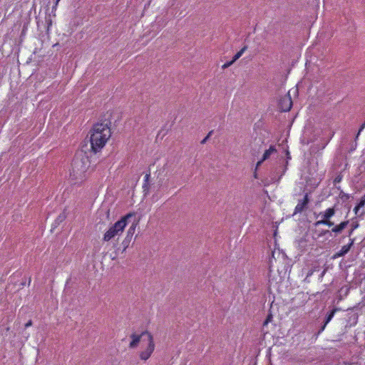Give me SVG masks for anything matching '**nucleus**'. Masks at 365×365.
Returning a JSON list of instances; mask_svg holds the SVG:
<instances>
[{
    "instance_id": "21",
    "label": "nucleus",
    "mask_w": 365,
    "mask_h": 365,
    "mask_svg": "<svg viewBox=\"0 0 365 365\" xmlns=\"http://www.w3.org/2000/svg\"><path fill=\"white\" fill-rule=\"evenodd\" d=\"M364 128H365V121L361 124V127H360V128H359V132H358V133H357V136H356V137H358V136H359V135L360 134V133H361V132Z\"/></svg>"
},
{
    "instance_id": "6",
    "label": "nucleus",
    "mask_w": 365,
    "mask_h": 365,
    "mask_svg": "<svg viewBox=\"0 0 365 365\" xmlns=\"http://www.w3.org/2000/svg\"><path fill=\"white\" fill-rule=\"evenodd\" d=\"M279 104H280V108L282 111H284V112L289 111L291 109L292 106V101L290 96L288 95V96H285L284 97H283L280 100Z\"/></svg>"
},
{
    "instance_id": "9",
    "label": "nucleus",
    "mask_w": 365,
    "mask_h": 365,
    "mask_svg": "<svg viewBox=\"0 0 365 365\" xmlns=\"http://www.w3.org/2000/svg\"><path fill=\"white\" fill-rule=\"evenodd\" d=\"M350 289H351V287L349 285H345V286L341 287L338 292V297H337L338 301H341L345 297H346L348 296V294H349Z\"/></svg>"
},
{
    "instance_id": "15",
    "label": "nucleus",
    "mask_w": 365,
    "mask_h": 365,
    "mask_svg": "<svg viewBox=\"0 0 365 365\" xmlns=\"http://www.w3.org/2000/svg\"><path fill=\"white\" fill-rule=\"evenodd\" d=\"M131 238L125 237L123 241L122 242V245L123 246V251L128 247L129 243L130 242Z\"/></svg>"
},
{
    "instance_id": "12",
    "label": "nucleus",
    "mask_w": 365,
    "mask_h": 365,
    "mask_svg": "<svg viewBox=\"0 0 365 365\" xmlns=\"http://www.w3.org/2000/svg\"><path fill=\"white\" fill-rule=\"evenodd\" d=\"M314 226L315 227H318L320 225H327L328 227H332L334 226V222L331 220H325L324 218H322V220H318L316 222H314Z\"/></svg>"
},
{
    "instance_id": "20",
    "label": "nucleus",
    "mask_w": 365,
    "mask_h": 365,
    "mask_svg": "<svg viewBox=\"0 0 365 365\" xmlns=\"http://www.w3.org/2000/svg\"><path fill=\"white\" fill-rule=\"evenodd\" d=\"M150 178V174H146L145 176V185H143V188H145V186H147V183L148 182Z\"/></svg>"
},
{
    "instance_id": "4",
    "label": "nucleus",
    "mask_w": 365,
    "mask_h": 365,
    "mask_svg": "<svg viewBox=\"0 0 365 365\" xmlns=\"http://www.w3.org/2000/svg\"><path fill=\"white\" fill-rule=\"evenodd\" d=\"M309 202V198L308 193H306L302 200H298V203L294 208V211L293 215H297L298 213L302 212L304 210H306L308 207V204Z\"/></svg>"
},
{
    "instance_id": "24",
    "label": "nucleus",
    "mask_w": 365,
    "mask_h": 365,
    "mask_svg": "<svg viewBox=\"0 0 365 365\" xmlns=\"http://www.w3.org/2000/svg\"><path fill=\"white\" fill-rule=\"evenodd\" d=\"M32 325V321L31 320H29L26 324H25V327L27 328L30 326Z\"/></svg>"
},
{
    "instance_id": "3",
    "label": "nucleus",
    "mask_w": 365,
    "mask_h": 365,
    "mask_svg": "<svg viewBox=\"0 0 365 365\" xmlns=\"http://www.w3.org/2000/svg\"><path fill=\"white\" fill-rule=\"evenodd\" d=\"M134 216V213H128L114 223L103 235V240L108 242L117 236H120L128 225V220Z\"/></svg>"
},
{
    "instance_id": "19",
    "label": "nucleus",
    "mask_w": 365,
    "mask_h": 365,
    "mask_svg": "<svg viewBox=\"0 0 365 365\" xmlns=\"http://www.w3.org/2000/svg\"><path fill=\"white\" fill-rule=\"evenodd\" d=\"M234 61H228V62H226L225 64L222 65V69H225L228 67H230L231 65H232V63H234Z\"/></svg>"
},
{
    "instance_id": "10",
    "label": "nucleus",
    "mask_w": 365,
    "mask_h": 365,
    "mask_svg": "<svg viewBox=\"0 0 365 365\" xmlns=\"http://www.w3.org/2000/svg\"><path fill=\"white\" fill-rule=\"evenodd\" d=\"M335 212L336 210L334 207H329L325 211L321 212L319 215L322 216V218H324L327 220H330V218L335 215Z\"/></svg>"
},
{
    "instance_id": "34",
    "label": "nucleus",
    "mask_w": 365,
    "mask_h": 365,
    "mask_svg": "<svg viewBox=\"0 0 365 365\" xmlns=\"http://www.w3.org/2000/svg\"><path fill=\"white\" fill-rule=\"evenodd\" d=\"M329 232V230H326L323 232V235H325L326 233Z\"/></svg>"
},
{
    "instance_id": "25",
    "label": "nucleus",
    "mask_w": 365,
    "mask_h": 365,
    "mask_svg": "<svg viewBox=\"0 0 365 365\" xmlns=\"http://www.w3.org/2000/svg\"><path fill=\"white\" fill-rule=\"evenodd\" d=\"M208 139H209V138L207 136H206L205 138H203V140H202L201 144H205L207 141Z\"/></svg>"
},
{
    "instance_id": "1",
    "label": "nucleus",
    "mask_w": 365,
    "mask_h": 365,
    "mask_svg": "<svg viewBox=\"0 0 365 365\" xmlns=\"http://www.w3.org/2000/svg\"><path fill=\"white\" fill-rule=\"evenodd\" d=\"M111 122L105 119L96 123L91 130L90 143L91 150L96 153L101 150L111 136Z\"/></svg>"
},
{
    "instance_id": "30",
    "label": "nucleus",
    "mask_w": 365,
    "mask_h": 365,
    "mask_svg": "<svg viewBox=\"0 0 365 365\" xmlns=\"http://www.w3.org/2000/svg\"><path fill=\"white\" fill-rule=\"evenodd\" d=\"M213 133V130H211L208 133V134L207 135V136L210 138V137L211 136V135Z\"/></svg>"
},
{
    "instance_id": "7",
    "label": "nucleus",
    "mask_w": 365,
    "mask_h": 365,
    "mask_svg": "<svg viewBox=\"0 0 365 365\" xmlns=\"http://www.w3.org/2000/svg\"><path fill=\"white\" fill-rule=\"evenodd\" d=\"M340 309L339 308H334L327 316H326V318H325V321H324V324L322 326V327L320 328V329L319 330L317 334H320L325 329L327 324L332 319V318L334 317L335 313L338 311H339Z\"/></svg>"
},
{
    "instance_id": "16",
    "label": "nucleus",
    "mask_w": 365,
    "mask_h": 365,
    "mask_svg": "<svg viewBox=\"0 0 365 365\" xmlns=\"http://www.w3.org/2000/svg\"><path fill=\"white\" fill-rule=\"evenodd\" d=\"M272 319H273L272 314L271 313L269 314L267 316V318H266L265 321L264 322L263 325L264 326L267 325L270 322H272Z\"/></svg>"
},
{
    "instance_id": "11",
    "label": "nucleus",
    "mask_w": 365,
    "mask_h": 365,
    "mask_svg": "<svg viewBox=\"0 0 365 365\" xmlns=\"http://www.w3.org/2000/svg\"><path fill=\"white\" fill-rule=\"evenodd\" d=\"M349 225V221L341 222L340 224L333 227L331 229V232L335 233L336 235H339L341 233V232L347 227Z\"/></svg>"
},
{
    "instance_id": "18",
    "label": "nucleus",
    "mask_w": 365,
    "mask_h": 365,
    "mask_svg": "<svg viewBox=\"0 0 365 365\" xmlns=\"http://www.w3.org/2000/svg\"><path fill=\"white\" fill-rule=\"evenodd\" d=\"M98 213L99 215H106L107 217H108L110 215L109 210L104 211L103 210H98Z\"/></svg>"
},
{
    "instance_id": "33",
    "label": "nucleus",
    "mask_w": 365,
    "mask_h": 365,
    "mask_svg": "<svg viewBox=\"0 0 365 365\" xmlns=\"http://www.w3.org/2000/svg\"><path fill=\"white\" fill-rule=\"evenodd\" d=\"M340 180H341L340 178H336L334 181L335 182H340Z\"/></svg>"
},
{
    "instance_id": "14",
    "label": "nucleus",
    "mask_w": 365,
    "mask_h": 365,
    "mask_svg": "<svg viewBox=\"0 0 365 365\" xmlns=\"http://www.w3.org/2000/svg\"><path fill=\"white\" fill-rule=\"evenodd\" d=\"M135 227H136V225L133 224L128 230L126 237H128L129 238H132V237L135 231Z\"/></svg>"
},
{
    "instance_id": "22",
    "label": "nucleus",
    "mask_w": 365,
    "mask_h": 365,
    "mask_svg": "<svg viewBox=\"0 0 365 365\" xmlns=\"http://www.w3.org/2000/svg\"><path fill=\"white\" fill-rule=\"evenodd\" d=\"M365 205V199H361V201L359 202V204L357 205V206L359 207H362L364 205Z\"/></svg>"
},
{
    "instance_id": "17",
    "label": "nucleus",
    "mask_w": 365,
    "mask_h": 365,
    "mask_svg": "<svg viewBox=\"0 0 365 365\" xmlns=\"http://www.w3.org/2000/svg\"><path fill=\"white\" fill-rule=\"evenodd\" d=\"M65 219H66V215H65L64 213H62V214L58 215V217H57L56 222L59 223V222H63Z\"/></svg>"
},
{
    "instance_id": "29",
    "label": "nucleus",
    "mask_w": 365,
    "mask_h": 365,
    "mask_svg": "<svg viewBox=\"0 0 365 365\" xmlns=\"http://www.w3.org/2000/svg\"><path fill=\"white\" fill-rule=\"evenodd\" d=\"M358 226H359V225H358L357 223H356V224H353V225H352V228H353L354 230H355V229H356V228L358 227Z\"/></svg>"
},
{
    "instance_id": "2",
    "label": "nucleus",
    "mask_w": 365,
    "mask_h": 365,
    "mask_svg": "<svg viewBox=\"0 0 365 365\" xmlns=\"http://www.w3.org/2000/svg\"><path fill=\"white\" fill-rule=\"evenodd\" d=\"M147 337L148 340V345L147 347L145 349V350L140 351L139 353V357L143 361H147L152 355L155 350V343L154 339L152 334L148 331H143L140 334H132L130 335L131 341L129 344V348L130 349H135L136 348L140 341V339L144 337Z\"/></svg>"
},
{
    "instance_id": "27",
    "label": "nucleus",
    "mask_w": 365,
    "mask_h": 365,
    "mask_svg": "<svg viewBox=\"0 0 365 365\" xmlns=\"http://www.w3.org/2000/svg\"><path fill=\"white\" fill-rule=\"evenodd\" d=\"M314 272V269H311V270L308 272V274H307V277H310V276H312V275L313 274Z\"/></svg>"
},
{
    "instance_id": "31",
    "label": "nucleus",
    "mask_w": 365,
    "mask_h": 365,
    "mask_svg": "<svg viewBox=\"0 0 365 365\" xmlns=\"http://www.w3.org/2000/svg\"><path fill=\"white\" fill-rule=\"evenodd\" d=\"M287 158H288V159H290V158H291V157H290V154H289V152L288 150L287 151Z\"/></svg>"
},
{
    "instance_id": "26",
    "label": "nucleus",
    "mask_w": 365,
    "mask_h": 365,
    "mask_svg": "<svg viewBox=\"0 0 365 365\" xmlns=\"http://www.w3.org/2000/svg\"><path fill=\"white\" fill-rule=\"evenodd\" d=\"M359 209H360V207H359L357 205L354 207V212H355L356 215L358 214V212H359Z\"/></svg>"
},
{
    "instance_id": "5",
    "label": "nucleus",
    "mask_w": 365,
    "mask_h": 365,
    "mask_svg": "<svg viewBox=\"0 0 365 365\" xmlns=\"http://www.w3.org/2000/svg\"><path fill=\"white\" fill-rule=\"evenodd\" d=\"M354 243V239L350 238L349 243L348 245H344L339 252H337L336 253L334 254L333 258L336 259V258H339V257L344 256L346 254H347L349 252V250H351Z\"/></svg>"
},
{
    "instance_id": "23",
    "label": "nucleus",
    "mask_w": 365,
    "mask_h": 365,
    "mask_svg": "<svg viewBox=\"0 0 365 365\" xmlns=\"http://www.w3.org/2000/svg\"><path fill=\"white\" fill-rule=\"evenodd\" d=\"M59 1H60V0H56V1L55 4H54V6H53L52 11H56V7H57V5H58V4Z\"/></svg>"
},
{
    "instance_id": "13",
    "label": "nucleus",
    "mask_w": 365,
    "mask_h": 365,
    "mask_svg": "<svg viewBox=\"0 0 365 365\" xmlns=\"http://www.w3.org/2000/svg\"><path fill=\"white\" fill-rule=\"evenodd\" d=\"M247 49V46H245L243 48H242L232 58V61L235 62L237 59H239L242 55L244 53V52Z\"/></svg>"
},
{
    "instance_id": "32",
    "label": "nucleus",
    "mask_w": 365,
    "mask_h": 365,
    "mask_svg": "<svg viewBox=\"0 0 365 365\" xmlns=\"http://www.w3.org/2000/svg\"><path fill=\"white\" fill-rule=\"evenodd\" d=\"M327 145V143L323 144L322 146V149H324L326 147Z\"/></svg>"
},
{
    "instance_id": "28",
    "label": "nucleus",
    "mask_w": 365,
    "mask_h": 365,
    "mask_svg": "<svg viewBox=\"0 0 365 365\" xmlns=\"http://www.w3.org/2000/svg\"><path fill=\"white\" fill-rule=\"evenodd\" d=\"M354 230L351 227V229L349 232V235H348L349 237L351 236V235L353 234Z\"/></svg>"
},
{
    "instance_id": "8",
    "label": "nucleus",
    "mask_w": 365,
    "mask_h": 365,
    "mask_svg": "<svg viewBox=\"0 0 365 365\" xmlns=\"http://www.w3.org/2000/svg\"><path fill=\"white\" fill-rule=\"evenodd\" d=\"M277 150L274 145H270L268 150H266L263 154L262 158L257 162V167L259 166L264 160H267L270 155L276 153Z\"/></svg>"
}]
</instances>
